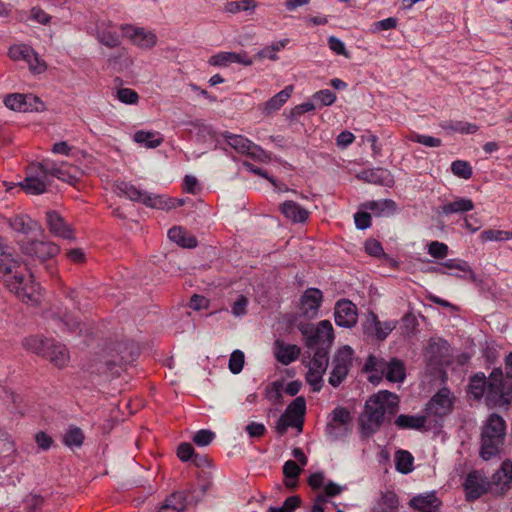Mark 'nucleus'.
<instances>
[{"label": "nucleus", "instance_id": "1", "mask_svg": "<svg viewBox=\"0 0 512 512\" xmlns=\"http://www.w3.org/2000/svg\"><path fill=\"white\" fill-rule=\"evenodd\" d=\"M0 279L21 301L38 304L41 292L38 284L27 274L26 265L5 251L0 244Z\"/></svg>", "mask_w": 512, "mask_h": 512}, {"label": "nucleus", "instance_id": "2", "mask_svg": "<svg viewBox=\"0 0 512 512\" xmlns=\"http://www.w3.org/2000/svg\"><path fill=\"white\" fill-rule=\"evenodd\" d=\"M399 399L396 394L381 390L372 395L365 404L360 416L361 431L365 436L375 433L384 421L386 414L393 415L398 408Z\"/></svg>", "mask_w": 512, "mask_h": 512}, {"label": "nucleus", "instance_id": "3", "mask_svg": "<svg viewBox=\"0 0 512 512\" xmlns=\"http://www.w3.org/2000/svg\"><path fill=\"white\" fill-rule=\"evenodd\" d=\"M507 376L501 369H494L489 376L488 401L499 407H507L512 401V352L505 359Z\"/></svg>", "mask_w": 512, "mask_h": 512}, {"label": "nucleus", "instance_id": "4", "mask_svg": "<svg viewBox=\"0 0 512 512\" xmlns=\"http://www.w3.org/2000/svg\"><path fill=\"white\" fill-rule=\"evenodd\" d=\"M506 432L504 419L491 414L482 427L480 455L484 460L495 457L503 444Z\"/></svg>", "mask_w": 512, "mask_h": 512}, {"label": "nucleus", "instance_id": "5", "mask_svg": "<svg viewBox=\"0 0 512 512\" xmlns=\"http://www.w3.org/2000/svg\"><path fill=\"white\" fill-rule=\"evenodd\" d=\"M116 192L132 201L141 202L147 207L161 210H169L183 204L182 201L168 198L165 195L150 194L128 182L117 183Z\"/></svg>", "mask_w": 512, "mask_h": 512}, {"label": "nucleus", "instance_id": "6", "mask_svg": "<svg viewBox=\"0 0 512 512\" xmlns=\"http://www.w3.org/2000/svg\"><path fill=\"white\" fill-rule=\"evenodd\" d=\"M50 160L31 164L26 171V177L18 185L29 194L38 195L46 191L50 185Z\"/></svg>", "mask_w": 512, "mask_h": 512}, {"label": "nucleus", "instance_id": "7", "mask_svg": "<svg viewBox=\"0 0 512 512\" xmlns=\"http://www.w3.org/2000/svg\"><path fill=\"white\" fill-rule=\"evenodd\" d=\"M306 412L305 398L300 396L295 398L286 408L284 413L280 416L275 425V430L278 434L284 435L288 428H296L299 432L302 431L304 416Z\"/></svg>", "mask_w": 512, "mask_h": 512}, {"label": "nucleus", "instance_id": "8", "mask_svg": "<svg viewBox=\"0 0 512 512\" xmlns=\"http://www.w3.org/2000/svg\"><path fill=\"white\" fill-rule=\"evenodd\" d=\"M307 366L306 381L314 392H318L323 386V375L328 366L327 350L318 348Z\"/></svg>", "mask_w": 512, "mask_h": 512}, {"label": "nucleus", "instance_id": "9", "mask_svg": "<svg viewBox=\"0 0 512 512\" xmlns=\"http://www.w3.org/2000/svg\"><path fill=\"white\" fill-rule=\"evenodd\" d=\"M223 138L232 149L240 154L250 156L260 162H266L270 159L269 155L260 146L243 135L225 132Z\"/></svg>", "mask_w": 512, "mask_h": 512}, {"label": "nucleus", "instance_id": "10", "mask_svg": "<svg viewBox=\"0 0 512 512\" xmlns=\"http://www.w3.org/2000/svg\"><path fill=\"white\" fill-rule=\"evenodd\" d=\"M302 334L306 337V345H331L334 339L333 326L330 321L322 320L316 326L306 325L301 328Z\"/></svg>", "mask_w": 512, "mask_h": 512}, {"label": "nucleus", "instance_id": "11", "mask_svg": "<svg viewBox=\"0 0 512 512\" xmlns=\"http://www.w3.org/2000/svg\"><path fill=\"white\" fill-rule=\"evenodd\" d=\"M353 349L350 346L339 348L333 358V368L329 377V384L337 387L348 375L353 360Z\"/></svg>", "mask_w": 512, "mask_h": 512}, {"label": "nucleus", "instance_id": "12", "mask_svg": "<svg viewBox=\"0 0 512 512\" xmlns=\"http://www.w3.org/2000/svg\"><path fill=\"white\" fill-rule=\"evenodd\" d=\"M122 36L141 49H152L157 45L158 37L153 30L132 24L121 25Z\"/></svg>", "mask_w": 512, "mask_h": 512}, {"label": "nucleus", "instance_id": "13", "mask_svg": "<svg viewBox=\"0 0 512 512\" xmlns=\"http://www.w3.org/2000/svg\"><path fill=\"white\" fill-rule=\"evenodd\" d=\"M4 103L7 108L18 112H39L44 109V103L33 94H10Z\"/></svg>", "mask_w": 512, "mask_h": 512}, {"label": "nucleus", "instance_id": "14", "mask_svg": "<svg viewBox=\"0 0 512 512\" xmlns=\"http://www.w3.org/2000/svg\"><path fill=\"white\" fill-rule=\"evenodd\" d=\"M233 63L241 64L243 66H251L253 64V60L246 51H220L211 55L208 59V64L210 66L218 68H226Z\"/></svg>", "mask_w": 512, "mask_h": 512}, {"label": "nucleus", "instance_id": "15", "mask_svg": "<svg viewBox=\"0 0 512 512\" xmlns=\"http://www.w3.org/2000/svg\"><path fill=\"white\" fill-rule=\"evenodd\" d=\"M9 57L15 61H25L30 70L34 73H41L45 70V64L41 61L34 50L24 44L13 45L9 49Z\"/></svg>", "mask_w": 512, "mask_h": 512}, {"label": "nucleus", "instance_id": "16", "mask_svg": "<svg viewBox=\"0 0 512 512\" xmlns=\"http://www.w3.org/2000/svg\"><path fill=\"white\" fill-rule=\"evenodd\" d=\"M22 252L31 259L45 261L54 257L60 251L58 245L52 242L35 241L21 245Z\"/></svg>", "mask_w": 512, "mask_h": 512}, {"label": "nucleus", "instance_id": "17", "mask_svg": "<svg viewBox=\"0 0 512 512\" xmlns=\"http://www.w3.org/2000/svg\"><path fill=\"white\" fill-rule=\"evenodd\" d=\"M323 300L322 292L317 288H308L300 298L298 305L301 316L312 319L318 315Z\"/></svg>", "mask_w": 512, "mask_h": 512}, {"label": "nucleus", "instance_id": "18", "mask_svg": "<svg viewBox=\"0 0 512 512\" xmlns=\"http://www.w3.org/2000/svg\"><path fill=\"white\" fill-rule=\"evenodd\" d=\"M453 406L451 392L443 388L438 391L427 404V414L430 416L442 417L449 414Z\"/></svg>", "mask_w": 512, "mask_h": 512}, {"label": "nucleus", "instance_id": "19", "mask_svg": "<svg viewBox=\"0 0 512 512\" xmlns=\"http://www.w3.org/2000/svg\"><path fill=\"white\" fill-rule=\"evenodd\" d=\"M96 37L100 43L115 48L121 44L116 25L109 20H100L96 24Z\"/></svg>", "mask_w": 512, "mask_h": 512}, {"label": "nucleus", "instance_id": "20", "mask_svg": "<svg viewBox=\"0 0 512 512\" xmlns=\"http://www.w3.org/2000/svg\"><path fill=\"white\" fill-rule=\"evenodd\" d=\"M335 322L338 326L350 328L357 322L356 306L349 300H340L335 307Z\"/></svg>", "mask_w": 512, "mask_h": 512}, {"label": "nucleus", "instance_id": "21", "mask_svg": "<svg viewBox=\"0 0 512 512\" xmlns=\"http://www.w3.org/2000/svg\"><path fill=\"white\" fill-rule=\"evenodd\" d=\"M487 487L488 482L479 471L470 472L464 483L466 498L468 500L479 498L487 490Z\"/></svg>", "mask_w": 512, "mask_h": 512}, {"label": "nucleus", "instance_id": "22", "mask_svg": "<svg viewBox=\"0 0 512 512\" xmlns=\"http://www.w3.org/2000/svg\"><path fill=\"white\" fill-rule=\"evenodd\" d=\"M432 270L438 274H448L456 277L473 274V269L469 263L462 259H447L440 263L439 267H435Z\"/></svg>", "mask_w": 512, "mask_h": 512}, {"label": "nucleus", "instance_id": "23", "mask_svg": "<svg viewBox=\"0 0 512 512\" xmlns=\"http://www.w3.org/2000/svg\"><path fill=\"white\" fill-rule=\"evenodd\" d=\"M331 417V421L327 425V433L330 436H338V432L336 430L340 427H342L345 432L349 430L348 426L352 418L348 409L344 407H336L332 411Z\"/></svg>", "mask_w": 512, "mask_h": 512}, {"label": "nucleus", "instance_id": "24", "mask_svg": "<svg viewBox=\"0 0 512 512\" xmlns=\"http://www.w3.org/2000/svg\"><path fill=\"white\" fill-rule=\"evenodd\" d=\"M273 350L275 358L283 365L294 362L300 354V348L297 345L286 344L279 339L274 342Z\"/></svg>", "mask_w": 512, "mask_h": 512}, {"label": "nucleus", "instance_id": "25", "mask_svg": "<svg viewBox=\"0 0 512 512\" xmlns=\"http://www.w3.org/2000/svg\"><path fill=\"white\" fill-rule=\"evenodd\" d=\"M387 364L382 358L370 355L364 365L368 381L375 385L378 384L382 380Z\"/></svg>", "mask_w": 512, "mask_h": 512}, {"label": "nucleus", "instance_id": "26", "mask_svg": "<svg viewBox=\"0 0 512 512\" xmlns=\"http://www.w3.org/2000/svg\"><path fill=\"white\" fill-rule=\"evenodd\" d=\"M410 506L420 512H436L441 504L434 492L420 494L413 497Z\"/></svg>", "mask_w": 512, "mask_h": 512}, {"label": "nucleus", "instance_id": "27", "mask_svg": "<svg viewBox=\"0 0 512 512\" xmlns=\"http://www.w3.org/2000/svg\"><path fill=\"white\" fill-rule=\"evenodd\" d=\"M363 208L375 217H388L396 212L397 205L391 199H380L364 203Z\"/></svg>", "mask_w": 512, "mask_h": 512}, {"label": "nucleus", "instance_id": "28", "mask_svg": "<svg viewBox=\"0 0 512 512\" xmlns=\"http://www.w3.org/2000/svg\"><path fill=\"white\" fill-rule=\"evenodd\" d=\"M449 344L443 339L431 340L426 348L425 357L431 363H442L448 355Z\"/></svg>", "mask_w": 512, "mask_h": 512}, {"label": "nucleus", "instance_id": "29", "mask_svg": "<svg viewBox=\"0 0 512 512\" xmlns=\"http://www.w3.org/2000/svg\"><path fill=\"white\" fill-rule=\"evenodd\" d=\"M45 358H47L55 366L62 368L68 364L70 355L64 345L55 343L53 340H51L50 345L47 346Z\"/></svg>", "mask_w": 512, "mask_h": 512}, {"label": "nucleus", "instance_id": "30", "mask_svg": "<svg viewBox=\"0 0 512 512\" xmlns=\"http://www.w3.org/2000/svg\"><path fill=\"white\" fill-rule=\"evenodd\" d=\"M47 224L54 235L65 239L73 237L72 229L64 222L63 218L55 211L47 212Z\"/></svg>", "mask_w": 512, "mask_h": 512}, {"label": "nucleus", "instance_id": "31", "mask_svg": "<svg viewBox=\"0 0 512 512\" xmlns=\"http://www.w3.org/2000/svg\"><path fill=\"white\" fill-rule=\"evenodd\" d=\"M280 211L285 218L293 223L305 222L309 217V211L294 201H285L280 205Z\"/></svg>", "mask_w": 512, "mask_h": 512}, {"label": "nucleus", "instance_id": "32", "mask_svg": "<svg viewBox=\"0 0 512 512\" xmlns=\"http://www.w3.org/2000/svg\"><path fill=\"white\" fill-rule=\"evenodd\" d=\"M133 141L145 148L154 149L163 143L164 138L157 131L138 130L133 134Z\"/></svg>", "mask_w": 512, "mask_h": 512}, {"label": "nucleus", "instance_id": "33", "mask_svg": "<svg viewBox=\"0 0 512 512\" xmlns=\"http://www.w3.org/2000/svg\"><path fill=\"white\" fill-rule=\"evenodd\" d=\"M53 177H57L69 184H74L77 180V169L65 163L58 165L50 161V179Z\"/></svg>", "mask_w": 512, "mask_h": 512}, {"label": "nucleus", "instance_id": "34", "mask_svg": "<svg viewBox=\"0 0 512 512\" xmlns=\"http://www.w3.org/2000/svg\"><path fill=\"white\" fill-rule=\"evenodd\" d=\"M169 239L183 248H194L197 246L196 238L184 228L175 226L168 231Z\"/></svg>", "mask_w": 512, "mask_h": 512}, {"label": "nucleus", "instance_id": "35", "mask_svg": "<svg viewBox=\"0 0 512 512\" xmlns=\"http://www.w3.org/2000/svg\"><path fill=\"white\" fill-rule=\"evenodd\" d=\"M9 226L15 232L29 234L39 228L36 221L32 220L28 215H16L9 219Z\"/></svg>", "mask_w": 512, "mask_h": 512}, {"label": "nucleus", "instance_id": "36", "mask_svg": "<svg viewBox=\"0 0 512 512\" xmlns=\"http://www.w3.org/2000/svg\"><path fill=\"white\" fill-rule=\"evenodd\" d=\"M293 89L292 85L286 86L283 90L271 97L264 104V112L270 114L279 110L291 97Z\"/></svg>", "mask_w": 512, "mask_h": 512}, {"label": "nucleus", "instance_id": "37", "mask_svg": "<svg viewBox=\"0 0 512 512\" xmlns=\"http://www.w3.org/2000/svg\"><path fill=\"white\" fill-rule=\"evenodd\" d=\"M512 483V463L504 462L501 468L493 475V484L497 490L504 492Z\"/></svg>", "mask_w": 512, "mask_h": 512}, {"label": "nucleus", "instance_id": "38", "mask_svg": "<svg viewBox=\"0 0 512 512\" xmlns=\"http://www.w3.org/2000/svg\"><path fill=\"white\" fill-rule=\"evenodd\" d=\"M474 209V203L469 198H455L441 206V212L445 215L465 213Z\"/></svg>", "mask_w": 512, "mask_h": 512}, {"label": "nucleus", "instance_id": "39", "mask_svg": "<svg viewBox=\"0 0 512 512\" xmlns=\"http://www.w3.org/2000/svg\"><path fill=\"white\" fill-rule=\"evenodd\" d=\"M489 384L486 387V377L483 373H478L474 375L469 384V393L475 398L480 399L484 396V394L487 395L488 393ZM486 401L488 405L498 407L497 405H494L488 401V397L486 396Z\"/></svg>", "mask_w": 512, "mask_h": 512}, {"label": "nucleus", "instance_id": "40", "mask_svg": "<svg viewBox=\"0 0 512 512\" xmlns=\"http://www.w3.org/2000/svg\"><path fill=\"white\" fill-rule=\"evenodd\" d=\"M395 468L402 474H409L413 471L414 457L406 450H398L395 453Z\"/></svg>", "mask_w": 512, "mask_h": 512}, {"label": "nucleus", "instance_id": "41", "mask_svg": "<svg viewBox=\"0 0 512 512\" xmlns=\"http://www.w3.org/2000/svg\"><path fill=\"white\" fill-rule=\"evenodd\" d=\"M50 339H43L39 336H30L23 340V346L26 350L45 357L47 346L50 345Z\"/></svg>", "mask_w": 512, "mask_h": 512}, {"label": "nucleus", "instance_id": "42", "mask_svg": "<svg viewBox=\"0 0 512 512\" xmlns=\"http://www.w3.org/2000/svg\"><path fill=\"white\" fill-rule=\"evenodd\" d=\"M508 240H512V231L486 229L479 234V241L482 244L488 242H501Z\"/></svg>", "mask_w": 512, "mask_h": 512}, {"label": "nucleus", "instance_id": "43", "mask_svg": "<svg viewBox=\"0 0 512 512\" xmlns=\"http://www.w3.org/2000/svg\"><path fill=\"white\" fill-rule=\"evenodd\" d=\"M303 467L293 460H288L284 463L283 474L286 478L285 485L294 488L297 484L299 475Z\"/></svg>", "mask_w": 512, "mask_h": 512}, {"label": "nucleus", "instance_id": "44", "mask_svg": "<svg viewBox=\"0 0 512 512\" xmlns=\"http://www.w3.org/2000/svg\"><path fill=\"white\" fill-rule=\"evenodd\" d=\"M385 375L390 382H402L405 379L404 364L396 359L391 360L387 364Z\"/></svg>", "mask_w": 512, "mask_h": 512}, {"label": "nucleus", "instance_id": "45", "mask_svg": "<svg viewBox=\"0 0 512 512\" xmlns=\"http://www.w3.org/2000/svg\"><path fill=\"white\" fill-rule=\"evenodd\" d=\"M258 6L255 0L229 1L224 5V11L230 14L239 12L254 11Z\"/></svg>", "mask_w": 512, "mask_h": 512}, {"label": "nucleus", "instance_id": "46", "mask_svg": "<svg viewBox=\"0 0 512 512\" xmlns=\"http://www.w3.org/2000/svg\"><path fill=\"white\" fill-rule=\"evenodd\" d=\"M185 509V498L181 492L173 493L158 512H182Z\"/></svg>", "mask_w": 512, "mask_h": 512}, {"label": "nucleus", "instance_id": "47", "mask_svg": "<svg viewBox=\"0 0 512 512\" xmlns=\"http://www.w3.org/2000/svg\"><path fill=\"white\" fill-rule=\"evenodd\" d=\"M396 425L400 428L420 429L424 427L426 418L424 416L400 415L396 418Z\"/></svg>", "mask_w": 512, "mask_h": 512}, {"label": "nucleus", "instance_id": "48", "mask_svg": "<svg viewBox=\"0 0 512 512\" xmlns=\"http://www.w3.org/2000/svg\"><path fill=\"white\" fill-rule=\"evenodd\" d=\"M288 42H289L288 39H282L278 42H275V43L263 48L262 50H260L256 54V57H258L259 59L268 58L270 60L275 61L278 59L277 52L284 49L286 47V45L288 44Z\"/></svg>", "mask_w": 512, "mask_h": 512}, {"label": "nucleus", "instance_id": "49", "mask_svg": "<svg viewBox=\"0 0 512 512\" xmlns=\"http://www.w3.org/2000/svg\"><path fill=\"white\" fill-rule=\"evenodd\" d=\"M83 441L84 435L79 428H70L64 435V443L68 447H80Z\"/></svg>", "mask_w": 512, "mask_h": 512}, {"label": "nucleus", "instance_id": "50", "mask_svg": "<svg viewBox=\"0 0 512 512\" xmlns=\"http://www.w3.org/2000/svg\"><path fill=\"white\" fill-rule=\"evenodd\" d=\"M245 363V356L241 350H234L229 358L228 367L233 374H238L242 371Z\"/></svg>", "mask_w": 512, "mask_h": 512}, {"label": "nucleus", "instance_id": "51", "mask_svg": "<svg viewBox=\"0 0 512 512\" xmlns=\"http://www.w3.org/2000/svg\"><path fill=\"white\" fill-rule=\"evenodd\" d=\"M451 171L455 176L463 179H469L472 176V169L468 162L456 160L451 164Z\"/></svg>", "mask_w": 512, "mask_h": 512}, {"label": "nucleus", "instance_id": "52", "mask_svg": "<svg viewBox=\"0 0 512 512\" xmlns=\"http://www.w3.org/2000/svg\"><path fill=\"white\" fill-rule=\"evenodd\" d=\"M453 132L461 133V134H474L478 130V126L474 123L466 122V121H454L451 122L448 126Z\"/></svg>", "mask_w": 512, "mask_h": 512}, {"label": "nucleus", "instance_id": "53", "mask_svg": "<svg viewBox=\"0 0 512 512\" xmlns=\"http://www.w3.org/2000/svg\"><path fill=\"white\" fill-rule=\"evenodd\" d=\"M408 139L412 142L422 144L426 147H440L442 144V141L439 138L418 133H412L408 137Z\"/></svg>", "mask_w": 512, "mask_h": 512}, {"label": "nucleus", "instance_id": "54", "mask_svg": "<svg viewBox=\"0 0 512 512\" xmlns=\"http://www.w3.org/2000/svg\"><path fill=\"white\" fill-rule=\"evenodd\" d=\"M428 253L436 259H444L449 252L447 244L439 241H432L427 246Z\"/></svg>", "mask_w": 512, "mask_h": 512}, {"label": "nucleus", "instance_id": "55", "mask_svg": "<svg viewBox=\"0 0 512 512\" xmlns=\"http://www.w3.org/2000/svg\"><path fill=\"white\" fill-rule=\"evenodd\" d=\"M117 99L127 105L137 104L139 101L138 93L131 88H121L117 91Z\"/></svg>", "mask_w": 512, "mask_h": 512}, {"label": "nucleus", "instance_id": "56", "mask_svg": "<svg viewBox=\"0 0 512 512\" xmlns=\"http://www.w3.org/2000/svg\"><path fill=\"white\" fill-rule=\"evenodd\" d=\"M328 46L329 49L336 55L344 56L347 59L351 57L350 53L346 49L344 42L335 36H330L328 38Z\"/></svg>", "mask_w": 512, "mask_h": 512}, {"label": "nucleus", "instance_id": "57", "mask_svg": "<svg viewBox=\"0 0 512 512\" xmlns=\"http://www.w3.org/2000/svg\"><path fill=\"white\" fill-rule=\"evenodd\" d=\"M312 97L322 106H331L337 99L336 94L329 89L317 91Z\"/></svg>", "mask_w": 512, "mask_h": 512}, {"label": "nucleus", "instance_id": "58", "mask_svg": "<svg viewBox=\"0 0 512 512\" xmlns=\"http://www.w3.org/2000/svg\"><path fill=\"white\" fill-rule=\"evenodd\" d=\"M248 303L249 301L247 297L239 295L232 304L231 313L235 317H242L246 315Z\"/></svg>", "mask_w": 512, "mask_h": 512}, {"label": "nucleus", "instance_id": "59", "mask_svg": "<svg viewBox=\"0 0 512 512\" xmlns=\"http://www.w3.org/2000/svg\"><path fill=\"white\" fill-rule=\"evenodd\" d=\"M42 503L43 498L37 494H28L22 501L24 509L28 512H32L41 507Z\"/></svg>", "mask_w": 512, "mask_h": 512}, {"label": "nucleus", "instance_id": "60", "mask_svg": "<svg viewBox=\"0 0 512 512\" xmlns=\"http://www.w3.org/2000/svg\"><path fill=\"white\" fill-rule=\"evenodd\" d=\"M378 317L374 313H369L363 322V331L369 336H374L377 327L379 326Z\"/></svg>", "mask_w": 512, "mask_h": 512}, {"label": "nucleus", "instance_id": "61", "mask_svg": "<svg viewBox=\"0 0 512 512\" xmlns=\"http://www.w3.org/2000/svg\"><path fill=\"white\" fill-rule=\"evenodd\" d=\"M214 437L215 434L212 431L203 429L194 435L193 441L198 446H206L213 441Z\"/></svg>", "mask_w": 512, "mask_h": 512}, {"label": "nucleus", "instance_id": "62", "mask_svg": "<svg viewBox=\"0 0 512 512\" xmlns=\"http://www.w3.org/2000/svg\"><path fill=\"white\" fill-rule=\"evenodd\" d=\"M395 328V321L379 322V326L377 327L374 336L378 339H385Z\"/></svg>", "mask_w": 512, "mask_h": 512}, {"label": "nucleus", "instance_id": "63", "mask_svg": "<svg viewBox=\"0 0 512 512\" xmlns=\"http://www.w3.org/2000/svg\"><path fill=\"white\" fill-rule=\"evenodd\" d=\"M365 251L367 254L375 257H379L384 253L381 243L375 239H369L365 242Z\"/></svg>", "mask_w": 512, "mask_h": 512}, {"label": "nucleus", "instance_id": "64", "mask_svg": "<svg viewBox=\"0 0 512 512\" xmlns=\"http://www.w3.org/2000/svg\"><path fill=\"white\" fill-rule=\"evenodd\" d=\"M246 432L248 433L249 437L258 438L265 434L266 427L262 423L250 422L246 426Z\"/></svg>", "mask_w": 512, "mask_h": 512}]
</instances>
